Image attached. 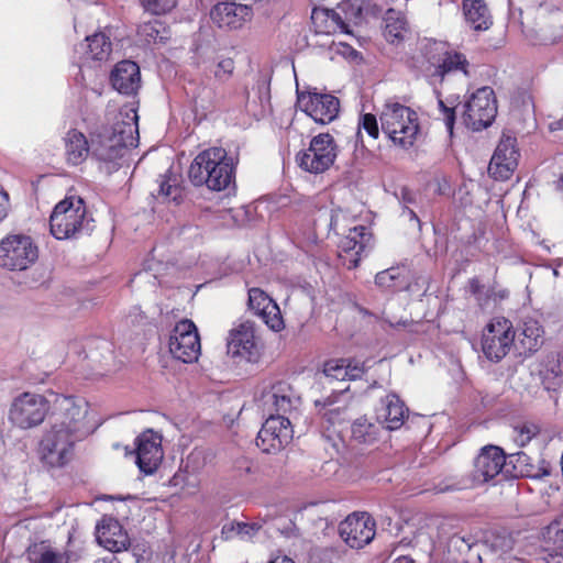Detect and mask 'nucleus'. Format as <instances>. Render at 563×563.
Returning a JSON list of instances; mask_svg holds the SVG:
<instances>
[{
	"instance_id": "1",
	"label": "nucleus",
	"mask_w": 563,
	"mask_h": 563,
	"mask_svg": "<svg viewBox=\"0 0 563 563\" xmlns=\"http://www.w3.org/2000/svg\"><path fill=\"white\" fill-rule=\"evenodd\" d=\"M137 119L133 108L122 109L111 126H103L91 139V155L103 165L107 173L115 170L129 147L136 145Z\"/></svg>"
},
{
	"instance_id": "2",
	"label": "nucleus",
	"mask_w": 563,
	"mask_h": 563,
	"mask_svg": "<svg viewBox=\"0 0 563 563\" xmlns=\"http://www.w3.org/2000/svg\"><path fill=\"white\" fill-rule=\"evenodd\" d=\"M382 133L396 147H412L420 132L419 117L410 107L388 99L379 110Z\"/></svg>"
},
{
	"instance_id": "3",
	"label": "nucleus",
	"mask_w": 563,
	"mask_h": 563,
	"mask_svg": "<svg viewBox=\"0 0 563 563\" xmlns=\"http://www.w3.org/2000/svg\"><path fill=\"white\" fill-rule=\"evenodd\" d=\"M90 220L87 217L86 206L80 197H66L59 201L49 219L51 232L58 240L76 238L88 232Z\"/></svg>"
},
{
	"instance_id": "4",
	"label": "nucleus",
	"mask_w": 563,
	"mask_h": 563,
	"mask_svg": "<svg viewBox=\"0 0 563 563\" xmlns=\"http://www.w3.org/2000/svg\"><path fill=\"white\" fill-rule=\"evenodd\" d=\"M510 474L505 452L496 445L484 446L474 460L473 470L460 481V488L472 489L485 484H496L499 475Z\"/></svg>"
},
{
	"instance_id": "5",
	"label": "nucleus",
	"mask_w": 563,
	"mask_h": 563,
	"mask_svg": "<svg viewBox=\"0 0 563 563\" xmlns=\"http://www.w3.org/2000/svg\"><path fill=\"white\" fill-rule=\"evenodd\" d=\"M512 547L514 540L506 532L460 538V554H465V563H493L495 559L511 551Z\"/></svg>"
},
{
	"instance_id": "6",
	"label": "nucleus",
	"mask_w": 563,
	"mask_h": 563,
	"mask_svg": "<svg viewBox=\"0 0 563 563\" xmlns=\"http://www.w3.org/2000/svg\"><path fill=\"white\" fill-rule=\"evenodd\" d=\"M81 439L71 431L63 429V424L52 423L40 442L42 461L51 467L64 466L71 460L75 444Z\"/></svg>"
},
{
	"instance_id": "7",
	"label": "nucleus",
	"mask_w": 563,
	"mask_h": 563,
	"mask_svg": "<svg viewBox=\"0 0 563 563\" xmlns=\"http://www.w3.org/2000/svg\"><path fill=\"white\" fill-rule=\"evenodd\" d=\"M497 114V101L490 87L474 91L464 104L463 123L474 132L489 128Z\"/></svg>"
},
{
	"instance_id": "8",
	"label": "nucleus",
	"mask_w": 563,
	"mask_h": 563,
	"mask_svg": "<svg viewBox=\"0 0 563 563\" xmlns=\"http://www.w3.org/2000/svg\"><path fill=\"white\" fill-rule=\"evenodd\" d=\"M338 155L334 139L329 133H320L312 137L309 147L296 156L301 169L311 174H322L334 163Z\"/></svg>"
},
{
	"instance_id": "9",
	"label": "nucleus",
	"mask_w": 563,
	"mask_h": 563,
	"mask_svg": "<svg viewBox=\"0 0 563 563\" xmlns=\"http://www.w3.org/2000/svg\"><path fill=\"white\" fill-rule=\"evenodd\" d=\"M38 252L26 235H9L0 241V266L10 271H24L37 260Z\"/></svg>"
},
{
	"instance_id": "10",
	"label": "nucleus",
	"mask_w": 563,
	"mask_h": 563,
	"mask_svg": "<svg viewBox=\"0 0 563 563\" xmlns=\"http://www.w3.org/2000/svg\"><path fill=\"white\" fill-rule=\"evenodd\" d=\"M515 338L512 323L508 319L494 318L483 331L482 351L489 361L497 363L508 354Z\"/></svg>"
},
{
	"instance_id": "11",
	"label": "nucleus",
	"mask_w": 563,
	"mask_h": 563,
	"mask_svg": "<svg viewBox=\"0 0 563 563\" xmlns=\"http://www.w3.org/2000/svg\"><path fill=\"white\" fill-rule=\"evenodd\" d=\"M54 424L84 438L90 428L87 426L89 404L80 397L60 396L55 401Z\"/></svg>"
},
{
	"instance_id": "12",
	"label": "nucleus",
	"mask_w": 563,
	"mask_h": 563,
	"mask_svg": "<svg viewBox=\"0 0 563 563\" xmlns=\"http://www.w3.org/2000/svg\"><path fill=\"white\" fill-rule=\"evenodd\" d=\"M47 409V402L43 396L24 393L13 400L9 419L21 429H30L44 421Z\"/></svg>"
},
{
	"instance_id": "13",
	"label": "nucleus",
	"mask_w": 563,
	"mask_h": 563,
	"mask_svg": "<svg viewBox=\"0 0 563 563\" xmlns=\"http://www.w3.org/2000/svg\"><path fill=\"white\" fill-rule=\"evenodd\" d=\"M168 349L174 358L184 363H194L200 355V339L195 323L179 321L170 333Z\"/></svg>"
},
{
	"instance_id": "14",
	"label": "nucleus",
	"mask_w": 563,
	"mask_h": 563,
	"mask_svg": "<svg viewBox=\"0 0 563 563\" xmlns=\"http://www.w3.org/2000/svg\"><path fill=\"white\" fill-rule=\"evenodd\" d=\"M375 533V520L367 512H353L339 525L341 539L352 549H362L371 543Z\"/></svg>"
},
{
	"instance_id": "15",
	"label": "nucleus",
	"mask_w": 563,
	"mask_h": 563,
	"mask_svg": "<svg viewBox=\"0 0 563 563\" xmlns=\"http://www.w3.org/2000/svg\"><path fill=\"white\" fill-rule=\"evenodd\" d=\"M520 153L517 139L503 133L488 165V174L495 180L509 179L518 166Z\"/></svg>"
},
{
	"instance_id": "16",
	"label": "nucleus",
	"mask_w": 563,
	"mask_h": 563,
	"mask_svg": "<svg viewBox=\"0 0 563 563\" xmlns=\"http://www.w3.org/2000/svg\"><path fill=\"white\" fill-rule=\"evenodd\" d=\"M292 439V429L288 417H267L260 430L256 445L265 453L280 451Z\"/></svg>"
},
{
	"instance_id": "17",
	"label": "nucleus",
	"mask_w": 563,
	"mask_h": 563,
	"mask_svg": "<svg viewBox=\"0 0 563 563\" xmlns=\"http://www.w3.org/2000/svg\"><path fill=\"white\" fill-rule=\"evenodd\" d=\"M297 104L314 122L321 124L332 122L340 109L338 98L332 95L318 92L298 93Z\"/></svg>"
},
{
	"instance_id": "18",
	"label": "nucleus",
	"mask_w": 563,
	"mask_h": 563,
	"mask_svg": "<svg viewBox=\"0 0 563 563\" xmlns=\"http://www.w3.org/2000/svg\"><path fill=\"white\" fill-rule=\"evenodd\" d=\"M260 401L268 417H286L287 413H290L297 407L299 398L295 395L289 384L280 382L263 391Z\"/></svg>"
},
{
	"instance_id": "19",
	"label": "nucleus",
	"mask_w": 563,
	"mask_h": 563,
	"mask_svg": "<svg viewBox=\"0 0 563 563\" xmlns=\"http://www.w3.org/2000/svg\"><path fill=\"white\" fill-rule=\"evenodd\" d=\"M164 453L162 437L152 430L143 432L136 439V464L144 474H153L159 466Z\"/></svg>"
},
{
	"instance_id": "20",
	"label": "nucleus",
	"mask_w": 563,
	"mask_h": 563,
	"mask_svg": "<svg viewBox=\"0 0 563 563\" xmlns=\"http://www.w3.org/2000/svg\"><path fill=\"white\" fill-rule=\"evenodd\" d=\"M371 240L372 235L366 227L357 225L350 229L340 243L339 256L343 265L349 269L357 267L362 255L371 244Z\"/></svg>"
},
{
	"instance_id": "21",
	"label": "nucleus",
	"mask_w": 563,
	"mask_h": 563,
	"mask_svg": "<svg viewBox=\"0 0 563 563\" xmlns=\"http://www.w3.org/2000/svg\"><path fill=\"white\" fill-rule=\"evenodd\" d=\"M424 56L429 65L426 70L433 77L442 79L445 74L457 66V53L451 49L445 42L433 41L428 43L424 48Z\"/></svg>"
},
{
	"instance_id": "22",
	"label": "nucleus",
	"mask_w": 563,
	"mask_h": 563,
	"mask_svg": "<svg viewBox=\"0 0 563 563\" xmlns=\"http://www.w3.org/2000/svg\"><path fill=\"white\" fill-rule=\"evenodd\" d=\"M228 354L232 357H242L247 361L258 355L254 328L250 322H242L229 332L227 342Z\"/></svg>"
},
{
	"instance_id": "23",
	"label": "nucleus",
	"mask_w": 563,
	"mask_h": 563,
	"mask_svg": "<svg viewBox=\"0 0 563 563\" xmlns=\"http://www.w3.org/2000/svg\"><path fill=\"white\" fill-rule=\"evenodd\" d=\"M228 153L222 147H211L199 153L188 170V177L192 185L203 186L209 176H212L216 167L225 159Z\"/></svg>"
},
{
	"instance_id": "24",
	"label": "nucleus",
	"mask_w": 563,
	"mask_h": 563,
	"mask_svg": "<svg viewBox=\"0 0 563 563\" xmlns=\"http://www.w3.org/2000/svg\"><path fill=\"white\" fill-rule=\"evenodd\" d=\"M249 307L273 331H280L284 328L278 305L262 289L251 288L249 290Z\"/></svg>"
},
{
	"instance_id": "25",
	"label": "nucleus",
	"mask_w": 563,
	"mask_h": 563,
	"mask_svg": "<svg viewBox=\"0 0 563 563\" xmlns=\"http://www.w3.org/2000/svg\"><path fill=\"white\" fill-rule=\"evenodd\" d=\"M252 15L247 5L233 2H219L210 12L211 20L221 29L234 30L243 25Z\"/></svg>"
},
{
	"instance_id": "26",
	"label": "nucleus",
	"mask_w": 563,
	"mask_h": 563,
	"mask_svg": "<svg viewBox=\"0 0 563 563\" xmlns=\"http://www.w3.org/2000/svg\"><path fill=\"white\" fill-rule=\"evenodd\" d=\"M98 543L110 552L126 550L129 537L119 521L111 517H104L96 528Z\"/></svg>"
},
{
	"instance_id": "27",
	"label": "nucleus",
	"mask_w": 563,
	"mask_h": 563,
	"mask_svg": "<svg viewBox=\"0 0 563 563\" xmlns=\"http://www.w3.org/2000/svg\"><path fill=\"white\" fill-rule=\"evenodd\" d=\"M110 79L120 93L134 95L141 87L140 67L132 60H122L115 65Z\"/></svg>"
},
{
	"instance_id": "28",
	"label": "nucleus",
	"mask_w": 563,
	"mask_h": 563,
	"mask_svg": "<svg viewBox=\"0 0 563 563\" xmlns=\"http://www.w3.org/2000/svg\"><path fill=\"white\" fill-rule=\"evenodd\" d=\"M508 464L512 465V470H510L509 475L516 477L522 476L540 479L551 474L550 464L545 460H538V462L534 463L533 459L525 452H518L509 455Z\"/></svg>"
},
{
	"instance_id": "29",
	"label": "nucleus",
	"mask_w": 563,
	"mask_h": 563,
	"mask_svg": "<svg viewBox=\"0 0 563 563\" xmlns=\"http://www.w3.org/2000/svg\"><path fill=\"white\" fill-rule=\"evenodd\" d=\"M323 375L329 380H355L365 373L364 364L355 360H330L323 365Z\"/></svg>"
},
{
	"instance_id": "30",
	"label": "nucleus",
	"mask_w": 563,
	"mask_h": 563,
	"mask_svg": "<svg viewBox=\"0 0 563 563\" xmlns=\"http://www.w3.org/2000/svg\"><path fill=\"white\" fill-rule=\"evenodd\" d=\"M464 21L476 32L487 31L493 25L492 13L484 0H463Z\"/></svg>"
},
{
	"instance_id": "31",
	"label": "nucleus",
	"mask_w": 563,
	"mask_h": 563,
	"mask_svg": "<svg viewBox=\"0 0 563 563\" xmlns=\"http://www.w3.org/2000/svg\"><path fill=\"white\" fill-rule=\"evenodd\" d=\"M87 358L97 375L102 376L115 369L113 346L108 340L100 339L95 341L89 347Z\"/></svg>"
},
{
	"instance_id": "32",
	"label": "nucleus",
	"mask_w": 563,
	"mask_h": 563,
	"mask_svg": "<svg viewBox=\"0 0 563 563\" xmlns=\"http://www.w3.org/2000/svg\"><path fill=\"white\" fill-rule=\"evenodd\" d=\"M311 21L316 33L319 34L350 33L349 25L334 10L313 9Z\"/></svg>"
},
{
	"instance_id": "33",
	"label": "nucleus",
	"mask_w": 563,
	"mask_h": 563,
	"mask_svg": "<svg viewBox=\"0 0 563 563\" xmlns=\"http://www.w3.org/2000/svg\"><path fill=\"white\" fill-rule=\"evenodd\" d=\"M65 158L70 165L77 166L86 161L91 153V143L89 144L84 133L77 130H70L64 137Z\"/></svg>"
},
{
	"instance_id": "34",
	"label": "nucleus",
	"mask_w": 563,
	"mask_h": 563,
	"mask_svg": "<svg viewBox=\"0 0 563 563\" xmlns=\"http://www.w3.org/2000/svg\"><path fill=\"white\" fill-rule=\"evenodd\" d=\"M406 412L404 402L396 395H387L377 410V418L387 429L397 430L402 426Z\"/></svg>"
},
{
	"instance_id": "35",
	"label": "nucleus",
	"mask_w": 563,
	"mask_h": 563,
	"mask_svg": "<svg viewBox=\"0 0 563 563\" xmlns=\"http://www.w3.org/2000/svg\"><path fill=\"white\" fill-rule=\"evenodd\" d=\"M543 343V329L539 321L532 318L523 320L518 334V344L523 353H533L539 350Z\"/></svg>"
},
{
	"instance_id": "36",
	"label": "nucleus",
	"mask_w": 563,
	"mask_h": 563,
	"mask_svg": "<svg viewBox=\"0 0 563 563\" xmlns=\"http://www.w3.org/2000/svg\"><path fill=\"white\" fill-rule=\"evenodd\" d=\"M85 58L91 60H107L111 53V43L103 33H96L87 36L85 43L80 44Z\"/></svg>"
},
{
	"instance_id": "37",
	"label": "nucleus",
	"mask_w": 563,
	"mask_h": 563,
	"mask_svg": "<svg viewBox=\"0 0 563 563\" xmlns=\"http://www.w3.org/2000/svg\"><path fill=\"white\" fill-rule=\"evenodd\" d=\"M27 558L31 563H69L70 560L67 552L58 551L45 542L30 547Z\"/></svg>"
},
{
	"instance_id": "38",
	"label": "nucleus",
	"mask_w": 563,
	"mask_h": 563,
	"mask_svg": "<svg viewBox=\"0 0 563 563\" xmlns=\"http://www.w3.org/2000/svg\"><path fill=\"white\" fill-rule=\"evenodd\" d=\"M234 158L227 156L225 159L216 167L212 176L205 184L210 190L221 191L230 186L234 178Z\"/></svg>"
},
{
	"instance_id": "39",
	"label": "nucleus",
	"mask_w": 563,
	"mask_h": 563,
	"mask_svg": "<svg viewBox=\"0 0 563 563\" xmlns=\"http://www.w3.org/2000/svg\"><path fill=\"white\" fill-rule=\"evenodd\" d=\"M548 542H553V548L545 549L547 563H563V518L555 520L548 527Z\"/></svg>"
},
{
	"instance_id": "40",
	"label": "nucleus",
	"mask_w": 563,
	"mask_h": 563,
	"mask_svg": "<svg viewBox=\"0 0 563 563\" xmlns=\"http://www.w3.org/2000/svg\"><path fill=\"white\" fill-rule=\"evenodd\" d=\"M385 38L390 43L402 41L408 33L407 21L394 10H388L385 18Z\"/></svg>"
},
{
	"instance_id": "41",
	"label": "nucleus",
	"mask_w": 563,
	"mask_h": 563,
	"mask_svg": "<svg viewBox=\"0 0 563 563\" xmlns=\"http://www.w3.org/2000/svg\"><path fill=\"white\" fill-rule=\"evenodd\" d=\"M351 433L356 442L371 444L377 440L379 427L369 422L366 418H358L353 422Z\"/></svg>"
},
{
	"instance_id": "42",
	"label": "nucleus",
	"mask_w": 563,
	"mask_h": 563,
	"mask_svg": "<svg viewBox=\"0 0 563 563\" xmlns=\"http://www.w3.org/2000/svg\"><path fill=\"white\" fill-rule=\"evenodd\" d=\"M375 283L385 289H400L406 285V269L404 267H390L376 274Z\"/></svg>"
},
{
	"instance_id": "43",
	"label": "nucleus",
	"mask_w": 563,
	"mask_h": 563,
	"mask_svg": "<svg viewBox=\"0 0 563 563\" xmlns=\"http://www.w3.org/2000/svg\"><path fill=\"white\" fill-rule=\"evenodd\" d=\"M137 35L146 44L157 43L167 38V31L158 20H154L141 24Z\"/></svg>"
},
{
	"instance_id": "44",
	"label": "nucleus",
	"mask_w": 563,
	"mask_h": 563,
	"mask_svg": "<svg viewBox=\"0 0 563 563\" xmlns=\"http://www.w3.org/2000/svg\"><path fill=\"white\" fill-rule=\"evenodd\" d=\"M539 433V427L532 422H523L514 427L512 438L519 446L527 445Z\"/></svg>"
},
{
	"instance_id": "45",
	"label": "nucleus",
	"mask_w": 563,
	"mask_h": 563,
	"mask_svg": "<svg viewBox=\"0 0 563 563\" xmlns=\"http://www.w3.org/2000/svg\"><path fill=\"white\" fill-rule=\"evenodd\" d=\"M183 189L178 186L177 179L165 177L159 184L158 196L165 200L179 201Z\"/></svg>"
},
{
	"instance_id": "46",
	"label": "nucleus",
	"mask_w": 563,
	"mask_h": 563,
	"mask_svg": "<svg viewBox=\"0 0 563 563\" xmlns=\"http://www.w3.org/2000/svg\"><path fill=\"white\" fill-rule=\"evenodd\" d=\"M362 131H365L368 136L376 140L378 139L380 126L378 125L377 119L372 113H364L358 119V131L357 135L362 137Z\"/></svg>"
},
{
	"instance_id": "47",
	"label": "nucleus",
	"mask_w": 563,
	"mask_h": 563,
	"mask_svg": "<svg viewBox=\"0 0 563 563\" xmlns=\"http://www.w3.org/2000/svg\"><path fill=\"white\" fill-rule=\"evenodd\" d=\"M234 62L230 57L220 58L212 70L214 78L219 82L228 81L234 71Z\"/></svg>"
},
{
	"instance_id": "48",
	"label": "nucleus",
	"mask_w": 563,
	"mask_h": 563,
	"mask_svg": "<svg viewBox=\"0 0 563 563\" xmlns=\"http://www.w3.org/2000/svg\"><path fill=\"white\" fill-rule=\"evenodd\" d=\"M145 11L152 14H164L176 5V0H141Z\"/></svg>"
},
{
	"instance_id": "49",
	"label": "nucleus",
	"mask_w": 563,
	"mask_h": 563,
	"mask_svg": "<svg viewBox=\"0 0 563 563\" xmlns=\"http://www.w3.org/2000/svg\"><path fill=\"white\" fill-rule=\"evenodd\" d=\"M439 108L444 115V122L450 136H453L454 122H455V108L448 107L442 99L438 101Z\"/></svg>"
},
{
	"instance_id": "50",
	"label": "nucleus",
	"mask_w": 563,
	"mask_h": 563,
	"mask_svg": "<svg viewBox=\"0 0 563 563\" xmlns=\"http://www.w3.org/2000/svg\"><path fill=\"white\" fill-rule=\"evenodd\" d=\"M238 534L243 539H252L261 529L262 526L257 522L255 523H246V522H238L235 526Z\"/></svg>"
},
{
	"instance_id": "51",
	"label": "nucleus",
	"mask_w": 563,
	"mask_h": 563,
	"mask_svg": "<svg viewBox=\"0 0 563 563\" xmlns=\"http://www.w3.org/2000/svg\"><path fill=\"white\" fill-rule=\"evenodd\" d=\"M542 35L536 40L531 38L533 44H551L554 43L558 38H560L563 34V24H561L552 34H547L545 31L542 30Z\"/></svg>"
},
{
	"instance_id": "52",
	"label": "nucleus",
	"mask_w": 563,
	"mask_h": 563,
	"mask_svg": "<svg viewBox=\"0 0 563 563\" xmlns=\"http://www.w3.org/2000/svg\"><path fill=\"white\" fill-rule=\"evenodd\" d=\"M346 220L345 213L341 210H333L331 216L330 225L333 230H340L344 228V222Z\"/></svg>"
},
{
	"instance_id": "53",
	"label": "nucleus",
	"mask_w": 563,
	"mask_h": 563,
	"mask_svg": "<svg viewBox=\"0 0 563 563\" xmlns=\"http://www.w3.org/2000/svg\"><path fill=\"white\" fill-rule=\"evenodd\" d=\"M399 199L404 202V203H411L413 200H415V195L407 188H401L400 189V197Z\"/></svg>"
},
{
	"instance_id": "54",
	"label": "nucleus",
	"mask_w": 563,
	"mask_h": 563,
	"mask_svg": "<svg viewBox=\"0 0 563 563\" xmlns=\"http://www.w3.org/2000/svg\"><path fill=\"white\" fill-rule=\"evenodd\" d=\"M481 288H482V285L479 284V282L477 279H472L470 282L468 289H470L471 294L477 296L481 291Z\"/></svg>"
},
{
	"instance_id": "55",
	"label": "nucleus",
	"mask_w": 563,
	"mask_h": 563,
	"mask_svg": "<svg viewBox=\"0 0 563 563\" xmlns=\"http://www.w3.org/2000/svg\"><path fill=\"white\" fill-rule=\"evenodd\" d=\"M459 65H460V71L464 73L466 76L468 75V69H467V66H468V62L467 59L462 56L460 54V62H459Z\"/></svg>"
},
{
	"instance_id": "56",
	"label": "nucleus",
	"mask_w": 563,
	"mask_h": 563,
	"mask_svg": "<svg viewBox=\"0 0 563 563\" xmlns=\"http://www.w3.org/2000/svg\"><path fill=\"white\" fill-rule=\"evenodd\" d=\"M268 563H295L290 558L286 555H278L271 560Z\"/></svg>"
},
{
	"instance_id": "57",
	"label": "nucleus",
	"mask_w": 563,
	"mask_h": 563,
	"mask_svg": "<svg viewBox=\"0 0 563 563\" xmlns=\"http://www.w3.org/2000/svg\"><path fill=\"white\" fill-rule=\"evenodd\" d=\"M554 189L563 196V174L553 183Z\"/></svg>"
},
{
	"instance_id": "58",
	"label": "nucleus",
	"mask_w": 563,
	"mask_h": 563,
	"mask_svg": "<svg viewBox=\"0 0 563 563\" xmlns=\"http://www.w3.org/2000/svg\"><path fill=\"white\" fill-rule=\"evenodd\" d=\"M394 563H413L412 559H410L409 556H399L397 558Z\"/></svg>"
},
{
	"instance_id": "59",
	"label": "nucleus",
	"mask_w": 563,
	"mask_h": 563,
	"mask_svg": "<svg viewBox=\"0 0 563 563\" xmlns=\"http://www.w3.org/2000/svg\"><path fill=\"white\" fill-rule=\"evenodd\" d=\"M553 19L558 22H563V12H561L560 10H556L554 13H553Z\"/></svg>"
},
{
	"instance_id": "60",
	"label": "nucleus",
	"mask_w": 563,
	"mask_h": 563,
	"mask_svg": "<svg viewBox=\"0 0 563 563\" xmlns=\"http://www.w3.org/2000/svg\"><path fill=\"white\" fill-rule=\"evenodd\" d=\"M406 214H407L410 219L416 220V221L419 223V221H418V219H417V217H416V213H415L412 210H407Z\"/></svg>"
},
{
	"instance_id": "61",
	"label": "nucleus",
	"mask_w": 563,
	"mask_h": 563,
	"mask_svg": "<svg viewBox=\"0 0 563 563\" xmlns=\"http://www.w3.org/2000/svg\"><path fill=\"white\" fill-rule=\"evenodd\" d=\"M98 563H120L114 556H112L109 561L108 560H101Z\"/></svg>"
},
{
	"instance_id": "62",
	"label": "nucleus",
	"mask_w": 563,
	"mask_h": 563,
	"mask_svg": "<svg viewBox=\"0 0 563 563\" xmlns=\"http://www.w3.org/2000/svg\"><path fill=\"white\" fill-rule=\"evenodd\" d=\"M333 411L334 410H330L329 412H325L324 416H329V421L334 423L335 417H333Z\"/></svg>"
},
{
	"instance_id": "63",
	"label": "nucleus",
	"mask_w": 563,
	"mask_h": 563,
	"mask_svg": "<svg viewBox=\"0 0 563 563\" xmlns=\"http://www.w3.org/2000/svg\"><path fill=\"white\" fill-rule=\"evenodd\" d=\"M245 470H246V472H250L251 471V466L247 465Z\"/></svg>"
},
{
	"instance_id": "64",
	"label": "nucleus",
	"mask_w": 563,
	"mask_h": 563,
	"mask_svg": "<svg viewBox=\"0 0 563 563\" xmlns=\"http://www.w3.org/2000/svg\"><path fill=\"white\" fill-rule=\"evenodd\" d=\"M560 125H561V129H563V122H562V123H560Z\"/></svg>"
}]
</instances>
